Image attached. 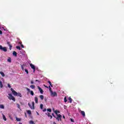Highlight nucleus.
<instances>
[{
    "label": "nucleus",
    "mask_w": 124,
    "mask_h": 124,
    "mask_svg": "<svg viewBox=\"0 0 124 124\" xmlns=\"http://www.w3.org/2000/svg\"><path fill=\"white\" fill-rule=\"evenodd\" d=\"M20 44H21V48H24V45L22 44V42L20 43Z\"/></svg>",
    "instance_id": "obj_34"
},
{
    "label": "nucleus",
    "mask_w": 124,
    "mask_h": 124,
    "mask_svg": "<svg viewBox=\"0 0 124 124\" xmlns=\"http://www.w3.org/2000/svg\"><path fill=\"white\" fill-rule=\"evenodd\" d=\"M8 95H9V99L10 100H13V101H15L16 99H15V98L14 97V96H13L12 95V94H8Z\"/></svg>",
    "instance_id": "obj_3"
},
{
    "label": "nucleus",
    "mask_w": 124,
    "mask_h": 124,
    "mask_svg": "<svg viewBox=\"0 0 124 124\" xmlns=\"http://www.w3.org/2000/svg\"><path fill=\"white\" fill-rule=\"evenodd\" d=\"M34 100L35 103H38V98H37V97H35Z\"/></svg>",
    "instance_id": "obj_12"
},
{
    "label": "nucleus",
    "mask_w": 124,
    "mask_h": 124,
    "mask_svg": "<svg viewBox=\"0 0 124 124\" xmlns=\"http://www.w3.org/2000/svg\"><path fill=\"white\" fill-rule=\"evenodd\" d=\"M30 124H34V122L32 120H31L29 122Z\"/></svg>",
    "instance_id": "obj_25"
},
{
    "label": "nucleus",
    "mask_w": 124,
    "mask_h": 124,
    "mask_svg": "<svg viewBox=\"0 0 124 124\" xmlns=\"http://www.w3.org/2000/svg\"><path fill=\"white\" fill-rule=\"evenodd\" d=\"M54 113H55V115H56L57 116V117L55 118L56 120H57L58 122H60V120L62 122V115L58 114V113H60V111L56 110L54 111Z\"/></svg>",
    "instance_id": "obj_1"
},
{
    "label": "nucleus",
    "mask_w": 124,
    "mask_h": 124,
    "mask_svg": "<svg viewBox=\"0 0 124 124\" xmlns=\"http://www.w3.org/2000/svg\"><path fill=\"white\" fill-rule=\"evenodd\" d=\"M80 114L83 116V117H86V114H85V111H81Z\"/></svg>",
    "instance_id": "obj_11"
},
{
    "label": "nucleus",
    "mask_w": 124,
    "mask_h": 124,
    "mask_svg": "<svg viewBox=\"0 0 124 124\" xmlns=\"http://www.w3.org/2000/svg\"><path fill=\"white\" fill-rule=\"evenodd\" d=\"M27 114H28V115H31V111L30 110H28L27 111Z\"/></svg>",
    "instance_id": "obj_20"
},
{
    "label": "nucleus",
    "mask_w": 124,
    "mask_h": 124,
    "mask_svg": "<svg viewBox=\"0 0 124 124\" xmlns=\"http://www.w3.org/2000/svg\"><path fill=\"white\" fill-rule=\"evenodd\" d=\"M71 122L74 123V120H73V119H71Z\"/></svg>",
    "instance_id": "obj_38"
},
{
    "label": "nucleus",
    "mask_w": 124,
    "mask_h": 124,
    "mask_svg": "<svg viewBox=\"0 0 124 124\" xmlns=\"http://www.w3.org/2000/svg\"><path fill=\"white\" fill-rule=\"evenodd\" d=\"M7 62H11V58L9 57L8 59H7Z\"/></svg>",
    "instance_id": "obj_19"
},
{
    "label": "nucleus",
    "mask_w": 124,
    "mask_h": 124,
    "mask_svg": "<svg viewBox=\"0 0 124 124\" xmlns=\"http://www.w3.org/2000/svg\"><path fill=\"white\" fill-rule=\"evenodd\" d=\"M50 93H51V95H52V96H57V93L53 92L52 91H51Z\"/></svg>",
    "instance_id": "obj_9"
},
{
    "label": "nucleus",
    "mask_w": 124,
    "mask_h": 124,
    "mask_svg": "<svg viewBox=\"0 0 124 124\" xmlns=\"http://www.w3.org/2000/svg\"><path fill=\"white\" fill-rule=\"evenodd\" d=\"M0 108L1 109H4V106L3 105H0Z\"/></svg>",
    "instance_id": "obj_23"
},
{
    "label": "nucleus",
    "mask_w": 124,
    "mask_h": 124,
    "mask_svg": "<svg viewBox=\"0 0 124 124\" xmlns=\"http://www.w3.org/2000/svg\"><path fill=\"white\" fill-rule=\"evenodd\" d=\"M30 66H31V68H32V69H33V72H35V66H34V65H33L32 64H30Z\"/></svg>",
    "instance_id": "obj_7"
},
{
    "label": "nucleus",
    "mask_w": 124,
    "mask_h": 124,
    "mask_svg": "<svg viewBox=\"0 0 124 124\" xmlns=\"http://www.w3.org/2000/svg\"><path fill=\"white\" fill-rule=\"evenodd\" d=\"M0 50L3 51V52H7V48L6 47H2V46L0 45Z\"/></svg>",
    "instance_id": "obj_2"
},
{
    "label": "nucleus",
    "mask_w": 124,
    "mask_h": 124,
    "mask_svg": "<svg viewBox=\"0 0 124 124\" xmlns=\"http://www.w3.org/2000/svg\"><path fill=\"white\" fill-rule=\"evenodd\" d=\"M38 89L39 91H40V93H43L44 91L42 90V89H41V88H40V87L38 86Z\"/></svg>",
    "instance_id": "obj_10"
},
{
    "label": "nucleus",
    "mask_w": 124,
    "mask_h": 124,
    "mask_svg": "<svg viewBox=\"0 0 124 124\" xmlns=\"http://www.w3.org/2000/svg\"><path fill=\"white\" fill-rule=\"evenodd\" d=\"M0 88H3V85L2 84V82L0 80Z\"/></svg>",
    "instance_id": "obj_18"
},
{
    "label": "nucleus",
    "mask_w": 124,
    "mask_h": 124,
    "mask_svg": "<svg viewBox=\"0 0 124 124\" xmlns=\"http://www.w3.org/2000/svg\"><path fill=\"white\" fill-rule=\"evenodd\" d=\"M25 71L26 72L27 74H29V71L27 69H25Z\"/></svg>",
    "instance_id": "obj_29"
},
{
    "label": "nucleus",
    "mask_w": 124,
    "mask_h": 124,
    "mask_svg": "<svg viewBox=\"0 0 124 124\" xmlns=\"http://www.w3.org/2000/svg\"><path fill=\"white\" fill-rule=\"evenodd\" d=\"M26 116H27V113H25Z\"/></svg>",
    "instance_id": "obj_49"
},
{
    "label": "nucleus",
    "mask_w": 124,
    "mask_h": 124,
    "mask_svg": "<svg viewBox=\"0 0 124 124\" xmlns=\"http://www.w3.org/2000/svg\"><path fill=\"white\" fill-rule=\"evenodd\" d=\"M21 68L23 71H24V66L23 65H21Z\"/></svg>",
    "instance_id": "obj_31"
},
{
    "label": "nucleus",
    "mask_w": 124,
    "mask_h": 124,
    "mask_svg": "<svg viewBox=\"0 0 124 124\" xmlns=\"http://www.w3.org/2000/svg\"><path fill=\"white\" fill-rule=\"evenodd\" d=\"M17 122H21V118H18V117H16Z\"/></svg>",
    "instance_id": "obj_21"
},
{
    "label": "nucleus",
    "mask_w": 124,
    "mask_h": 124,
    "mask_svg": "<svg viewBox=\"0 0 124 124\" xmlns=\"http://www.w3.org/2000/svg\"><path fill=\"white\" fill-rule=\"evenodd\" d=\"M26 90L27 91V92H28V93L30 92V93H31V95H34V93H33V91H31L30 89H29V88H28V87H26Z\"/></svg>",
    "instance_id": "obj_4"
},
{
    "label": "nucleus",
    "mask_w": 124,
    "mask_h": 124,
    "mask_svg": "<svg viewBox=\"0 0 124 124\" xmlns=\"http://www.w3.org/2000/svg\"><path fill=\"white\" fill-rule=\"evenodd\" d=\"M11 91L12 92L13 94L16 96L18 95V93H17L15 90H13V88H11Z\"/></svg>",
    "instance_id": "obj_6"
},
{
    "label": "nucleus",
    "mask_w": 124,
    "mask_h": 124,
    "mask_svg": "<svg viewBox=\"0 0 124 124\" xmlns=\"http://www.w3.org/2000/svg\"><path fill=\"white\" fill-rule=\"evenodd\" d=\"M8 88H11V85H10L9 84H8Z\"/></svg>",
    "instance_id": "obj_39"
},
{
    "label": "nucleus",
    "mask_w": 124,
    "mask_h": 124,
    "mask_svg": "<svg viewBox=\"0 0 124 124\" xmlns=\"http://www.w3.org/2000/svg\"><path fill=\"white\" fill-rule=\"evenodd\" d=\"M0 34H2V31L1 30H0Z\"/></svg>",
    "instance_id": "obj_42"
},
{
    "label": "nucleus",
    "mask_w": 124,
    "mask_h": 124,
    "mask_svg": "<svg viewBox=\"0 0 124 124\" xmlns=\"http://www.w3.org/2000/svg\"><path fill=\"white\" fill-rule=\"evenodd\" d=\"M7 44L9 46L10 50H11V49H12V45H11V44H10L9 42H7Z\"/></svg>",
    "instance_id": "obj_8"
},
{
    "label": "nucleus",
    "mask_w": 124,
    "mask_h": 124,
    "mask_svg": "<svg viewBox=\"0 0 124 124\" xmlns=\"http://www.w3.org/2000/svg\"><path fill=\"white\" fill-rule=\"evenodd\" d=\"M17 106L18 109H20V105H19V104H17Z\"/></svg>",
    "instance_id": "obj_36"
},
{
    "label": "nucleus",
    "mask_w": 124,
    "mask_h": 124,
    "mask_svg": "<svg viewBox=\"0 0 124 124\" xmlns=\"http://www.w3.org/2000/svg\"><path fill=\"white\" fill-rule=\"evenodd\" d=\"M0 74L1 75L2 77H4V76H5V75H4V73H3V72H0Z\"/></svg>",
    "instance_id": "obj_17"
},
{
    "label": "nucleus",
    "mask_w": 124,
    "mask_h": 124,
    "mask_svg": "<svg viewBox=\"0 0 124 124\" xmlns=\"http://www.w3.org/2000/svg\"><path fill=\"white\" fill-rule=\"evenodd\" d=\"M47 116L49 118H50L51 119H52V118H53V116H52V115H50V113H48L47 114Z\"/></svg>",
    "instance_id": "obj_24"
},
{
    "label": "nucleus",
    "mask_w": 124,
    "mask_h": 124,
    "mask_svg": "<svg viewBox=\"0 0 124 124\" xmlns=\"http://www.w3.org/2000/svg\"><path fill=\"white\" fill-rule=\"evenodd\" d=\"M3 116V119L4 121H6V118L5 117V116L3 114L2 115Z\"/></svg>",
    "instance_id": "obj_28"
},
{
    "label": "nucleus",
    "mask_w": 124,
    "mask_h": 124,
    "mask_svg": "<svg viewBox=\"0 0 124 124\" xmlns=\"http://www.w3.org/2000/svg\"><path fill=\"white\" fill-rule=\"evenodd\" d=\"M9 118L12 120V121H13V118H12L11 116H9Z\"/></svg>",
    "instance_id": "obj_41"
},
{
    "label": "nucleus",
    "mask_w": 124,
    "mask_h": 124,
    "mask_svg": "<svg viewBox=\"0 0 124 124\" xmlns=\"http://www.w3.org/2000/svg\"><path fill=\"white\" fill-rule=\"evenodd\" d=\"M37 114L38 115V112H37Z\"/></svg>",
    "instance_id": "obj_50"
},
{
    "label": "nucleus",
    "mask_w": 124,
    "mask_h": 124,
    "mask_svg": "<svg viewBox=\"0 0 124 124\" xmlns=\"http://www.w3.org/2000/svg\"><path fill=\"white\" fill-rule=\"evenodd\" d=\"M46 110L47 109H46V108H45V109H43V112H46Z\"/></svg>",
    "instance_id": "obj_40"
},
{
    "label": "nucleus",
    "mask_w": 124,
    "mask_h": 124,
    "mask_svg": "<svg viewBox=\"0 0 124 124\" xmlns=\"http://www.w3.org/2000/svg\"><path fill=\"white\" fill-rule=\"evenodd\" d=\"M16 96H19V97H22V94L20 93H17Z\"/></svg>",
    "instance_id": "obj_16"
},
{
    "label": "nucleus",
    "mask_w": 124,
    "mask_h": 124,
    "mask_svg": "<svg viewBox=\"0 0 124 124\" xmlns=\"http://www.w3.org/2000/svg\"><path fill=\"white\" fill-rule=\"evenodd\" d=\"M30 88H31V89H35V86L33 85H31L30 86Z\"/></svg>",
    "instance_id": "obj_22"
},
{
    "label": "nucleus",
    "mask_w": 124,
    "mask_h": 124,
    "mask_svg": "<svg viewBox=\"0 0 124 124\" xmlns=\"http://www.w3.org/2000/svg\"><path fill=\"white\" fill-rule=\"evenodd\" d=\"M47 83H49L50 86H51V87H53V85H52V83L51 82V81H47Z\"/></svg>",
    "instance_id": "obj_27"
},
{
    "label": "nucleus",
    "mask_w": 124,
    "mask_h": 124,
    "mask_svg": "<svg viewBox=\"0 0 124 124\" xmlns=\"http://www.w3.org/2000/svg\"><path fill=\"white\" fill-rule=\"evenodd\" d=\"M40 108L41 109H43V104H41L40 105Z\"/></svg>",
    "instance_id": "obj_32"
},
{
    "label": "nucleus",
    "mask_w": 124,
    "mask_h": 124,
    "mask_svg": "<svg viewBox=\"0 0 124 124\" xmlns=\"http://www.w3.org/2000/svg\"><path fill=\"white\" fill-rule=\"evenodd\" d=\"M53 124H57V123H56V122H53Z\"/></svg>",
    "instance_id": "obj_46"
},
{
    "label": "nucleus",
    "mask_w": 124,
    "mask_h": 124,
    "mask_svg": "<svg viewBox=\"0 0 124 124\" xmlns=\"http://www.w3.org/2000/svg\"><path fill=\"white\" fill-rule=\"evenodd\" d=\"M44 86L45 87V88H47V89H48V88H49L48 86H46L45 85H44Z\"/></svg>",
    "instance_id": "obj_43"
},
{
    "label": "nucleus",
    "mask_w": 124,
    "mask_h": 124,
    "mask_svg": "<svg viewBox=\"0 0 124 124\" xmlns=\"http://www.w3.org/2000/svg\"><path fill=\"white\" fill-rule=\"evenodd\" d=\"M28 106L31 109H34V102H32V106L31 105V103H28Z\"/></svg>",
    "instance_id": "obj_5"
},
{
    "label": "nucleus",
    "mask_w": 124,
    "mask_h": 124,
    "mask_svg": "<svg viewBox=\"0 0 124 124\" xmlns=\"http://www.w3.org/2000/svg\"><path fill=\"white\" fill-rule=\"evenodd\" d=\"M19 124H22V123H19Z\"/></svg>",
    "instance_id": "obj_48"
},
{
    "label": "nucleus",
    "mask_w": 124,
    "mask_h": 124,
    "mask_svg": "<svg viewBox=\"0 0 124 124\" xmlns=\"http://www.w3.org/2000/svg\"><path fill=\"white\" fill-rule=\"evenodd\" d=\"M47 111H48V112H52V109L48 108L47 109Z\"/></svg>",
    "instance_id": "obj_33"
},
{
    "label": "nucleus",
    "mask_w": 124,
    "mask_h": 124,
    "mask_svg": "<svg viewBox=\"0 0 124 124\" xmlns=\"http://www.w3.org/2000/svg\"><path fill=\"white\" fill-rule=\"evenodd\" d=\"M68 100L70 103H72V98H71V97H69Z\"/></svg>",
    "instance_id": "obj_14"
},
{
    "label": "nucleus",
    "mask_w": 124,
    "mask_h": 124,
    "mask_svg": "<svg viewBox=\"0 0 124 124\" xmlns=\"http://www.w3.org/2000/svg\"><path fill=\"white\" fill-rule=\"evenodd\" d=\"M16 48L17 49V50H21V46H16Z\"/></svg>",
    "instance_id": "obj_26"
},
{
    "label": "nucleus",
    "mask_w": 124,
    "mask_h": 124,
    "mask_svg": "<svg viewBox=\"0 0 124 124\" xmlns=\"http://www.w3.org/2000/svg\"><path fill=\"white\" fill-rule=\"evenodd\" d=\"M52 115L53 117H54V118H56V116L55 115V114L54 113H52Z\"/></svg>",
    "instance_id": "obj_37"
},
{
    "label": "nucleus",
    "mask_w": 124,
    "mask_h": 124,
    "mask_svg": "<svg viewBox=\"0 0 124 124\" xmlns=\"http://www.w3.org/2000/svg\"><path fill=\"white\" fill-rule=\"evenodd\" d=\"M39 97L41 99V100H43L44 99V96L43 95H40L39 96Z\"/></svg>",
    "instance_id": "obj_13"
},
{
    "label": "nucleus",
    "mask_w": 124,
    "mask_h": 124,
    "mask_svg": "<svg viewBox=\"0 0 124 124\" xmlns=\"http://www.w3.org/2000/svg\"><path fill=\"white\" fill-rule=\"evenodd\" d=\"M64 102H67V99H66V97L64 98Z\"/></svg>",
    "instance_id": "obj_30"
},
{
    "label": "nucleus",
    "mask_w": 124,
    "mask_h": 124,
    "mask_svg": "<svg viewBox=\"0 0 124 124\" xmlns=\"http://www.w3.org/2000/svg\"><path fill=\"white\" fill-rule=\"evenodd\" d=\"M48 88L49 89V91L51 92V91H52V88H51V86H49Z\"/></svg>",
    "instance_id": "obj_35"
},
{
    "label": "nucleus",
    "mask_w": 124,
    "mask_h": 124,
    "mask_svg": "<svg viewBox=\"0 0 124 124\" xmlns=\"http://www.w3.org/2000/svg\"><path fill=\"white\" fill-rule=\"evenodd\" d=\"M31 84H33V81H31Z\"/></svg>",
    "instance_id": "obj_45"
},
{
    "label": "nucleus",
    "mask_w": 124,
    "mask_h": 124,
    "mask_svg": "<svg viewBox=\"0 0 124 124\" xmlns=\"http://www.w3.org/2000/svg\"><path fill=\"white\" fill-rule=\"evenodd\" d=\"M13 55L15 57H17V52H16V51H13Z\"/></svg>",
    "instance_id": "obj_15"
},
{
    "label": "nucleus",
    "mask_w": 124,
    "mask_h": 124,
    "mask_svg": "<svg viewBox=\"0 0 124 124\" xmlns=\"http://www.w3.org/2000/svg\"><path fill=\"white\" fill-rule=\"evenodd\" d=\"M63 118L65 119V117L64 116V115L63 116Z\"/></svg>",
    "instance_id": "obj_44"
},
{
    "label": "nucleus",
    "mask_w": 124,
    "mask_h": 124,
    "mask_svg": "<svg viewBox=\"0 0 124 124\" xmlns=\"http://www.w3.org/2000/svg\"><path fill=\"white\" fill-rule=\"evenodd\" d=\"M36 82H39V81H38V80L36 79Z\"/></svg>",
    "instance_id": "obj_47"
}]
</instances>
